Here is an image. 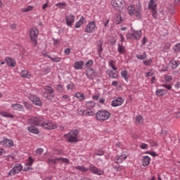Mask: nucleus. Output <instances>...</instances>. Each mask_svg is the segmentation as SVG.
Returning a JSON list of instances; mask_svg holds the SVG:
<instances>
[{"label":"nucleus","mask_w":180,"mask_h":180,"mask_svg":"<svg viewBox=\"0 0 180 180\" xmlns=\"http://www.w3.org/2000/svg\"><path fill=\"white\" fill-rule=\"evenodd\" d=\"M34 162V159H33L32 156H30L27 159V162H25V165H27V167H32Z\"/></svg>","instance_id":"obj_32"},{"label":"nucleus","mask_w":180,"mask_h":180,"mask_svg":"<svg viewBox=\"0 0 180 180\" xmlns=\"http://www.w3.org/2000/svg\"><path fill=\"white\" fill-rule=\"evenodd\" d=\"M157 96L162 97L164 95H167V91L164 89H159L155 92Z\"/></svg>","instance_id":"obj_25"},{"label":"nucleus","mask_w":180,"mask_h":180,"mask_svg":"<svg viewBox=\"0 0 180 180\" xmlns=\"http://www.w3.org/2000/svg\"><path fill=\"white\" fill-rule=\"evenodd\" d=\"M136 8H134V6L131 5L129 6H128V13H129V15L131 16V15H134V13H136Z\"/></svg>","instance_id":"obj_30"},{"label":"nucleus","mask_w":180,"mask_h":180,"mask_svg":"<svg viewBox=\"0 0 180 180\" xmlns=\"http://www.w3.org/2000/svg\"><path fill=\"white\" fill-rule=\"evenodd\" d=\"M173 50L174 53H180V43L176 44L174 47Z\"/></svg>","instance_id":"obj_44"},{"label":"nucleus","mask_w":180,"mask_h":180,"mask_svg":"<svg viewBox=\"0 0 180 180\" xmlns=\"http://www.w3.org/2000/svg\"><path fill=\"white\" fill-rule=\"evenodd\" d=\"M124 2V0H112L111 5L114 7L115 9L117 11L119 9H123V3Z\"/></svg>","instance_id":"obj_12"},{"label":"nucleus","mask_w":180,"mask_h":180,"mask_svg":"<svg viewBox=\"0 0 180 180\" xmlns=\"http://www.w3.org/2000/svg\"><path fill=\"white\" fill-rule=\"evenodd\" d=\"M86 22V20H85V18L84 16H82L78 22H76L75 27L76 29H79L80 26H82L84 23Z\"/></svg>","instance_id":"obj_19"},{"label":"nucleus","mask_w":180,"mask_h":180,"mask_svg":"<svg viewBox=\"0 0 180 180\" xmlns=\"http://www.w3.org/2000/svg\"><path fill=\"white\" fill-rule=\"evenodd\" d=\"M135 11L136 12H141V11H143V8H141V4H136Z\"/></svg>","instance_id":"obj_47"},{"label":"nucleus","mask_w":180,"mask_h":180,"mask_svg":"<svg viewBox=\"0 0 180 180\" xmlns=\"http://www.w3.org/2000/svg\"><path fill=\"white\" fill-rule=\"evenodd\" d=\"M103 154H105V152H103V149L102 148H99L96 153V155H99V156H101V155H103Z\"/></svg>","instance_id":"obj_54"},{"label":"nucleus","mask_w":180,"mask_h":180,"mask_svg":"<svg viewBox=\"0 0 180 180\" xmlns=\"http://www.w3.org/2000/svg\"><path fill=\"white\" fill-rule=\"evenodd\" d=\"M165 80L166 82H171L172 81V77L168 75H165Z\"/></svg>","instance_id":"obj_50"},{"label":"nucleus","mask_w":180,"mask_h":180,"mask_svg":"<svg viewBox=\"0 0 180 180\" xmlns=\"http://www.w3.org/2000/svg\"><path fill=\"white\" fill-rule=\"evenodd\" d=\"M115 60H110L109 63H108V65H109V67H111V68L112 70H114V71H117V68L115 67Z\"/></svg>","instance_id":"obj_40"},{"label":"nucleus","mask_w":180,"mask_h":180,"mask_svg":"<svg viewBox=\"0 0 180 180\" xmlns=\"http://www.w3.org/2000/svg\"><path fill=\"white\" fill-rule=\"evenodd\" d=\"M5 61L8 67H15L16 65V61H15V59L11 58V57H6L5 58Z\"/></svg>","instance_id":"obj_17"},{"label":"nucleus","mask_w":180,"mask_h":180,"mask_svg":"<svg viewBox=\"0 0 180 180\" xmlns=\"http://www.w3.org/2000/svg\"><path fill=\"white\" fill-rule=\"evenodd\" d=\"M170 64L172 65V70H175L179 65L180 63L179 60H172L170 62Z\"/></svg>","instance_id":"obj_34"},{"label":"nucleus","mask_w":180,"mask_h":180,"mask_svg":"<svg viewBox=\"0 0 180 180\" xmlns=\"http://www.w3.org/2000/svg\"><path fill=\"white\" fill-rule=\"evenodd\" d=\"M22 168L23 167L20 163L15 165L13 168L9 172V175H15V174H19V172L22 171Z\"/></svg>","instance_id":"obj_13"},{"label":"nucleus","mask_w":180,"mask_h":180,"mask_svg":"<svg viewBox=\"0 0 180 180\" xmlns=\"http://www.w3.org/2000/svg\"><path fill=\"white\" fill-rule=\"evenodd\" d=\"M65 20L67 26H69V27H72V23L75 22V15L72 14L65 15Z\"/></svg>","instance_id":"obj_15"},{"label":"nucleus","mask_w":180,"mask_h":180,"mask_svg":"<svg viewBox=\"0 0 180 180\" xmlns=\"http://www.w3.org/2000/svg\"><path fill=\"white\" fill-rule=\"evenodd\" d=\"M84 65H85V63L82 60L76 61L75 62L74 68L75 70H82L84 68Z\"/></svg>","instance_id":"obj_18"},{"label":"nucleus","mask_w":180,"mask_h":180,"mask_svg":"<svg viewBox=\"0 0 180 180\" xmlns=\"http://www.w3.org/2000/svg\"><path fill=\"white\" fill-rule=\"evenodd\" d=\"M98 52L99 53V54H101V53H102V51H103V49L102 48V46L103 45V41L102 40H99L98 41Z\"/></svg>","instance_id":"obj_39"},{"label":"nucleus","mask_w":180,"mask_h":180,"mask_svg":"<svg viewBox=\"0 0 180 180\" xmlns=\"http://www.w3.org/2000/svg\"><path fill=\"white\" fill-rule=\"evenodd\" d=\"M151 161V158L148 156H143L142 160V165L143 167H148L150 165V162Z\"/></svg>","instance_id":"obj_21"},{"label":"nucleus","mask_w":180,"mask_h":180,"mask_svg":"<svg viewBox=\"0 0 180 180\" xmlns=\"http://www.w3.org/2000/svg\"><path fill=\"white\" fill-rule=\"evenodd\" d=\"M148 9L152 11V15L154 19H157L158 18V14L157 13V0H150Z\"/></svg>","instance_id":"obj_6"},{"label":"nucleus","mask_w":180,"mask_h":180,"mask_svg":"<svg viewBox=\"0 0 180 180\" xmlns=\"http://www.w3.org/2000/svg\"><path fill=\"white\" fill-rule=\"evenodd\" d=\"M39 34V31L37 28H32L30 32V37L32 43V46L36 47L37 46V36Z\"/></svg>","instance_id":"obj_7"},{"label":"nucleus","mask_w":180,"mask_h":180,"mask_svg":"<svg viewBox=\"0 0 180 180\" xmlns=\"http://www.w3.org/2000/svg\"><path fill=\"white\" fill-rule=\"evenodd\" d=\"M170 48H171V44L167 43V44H165L164 46V50H169Z\"/></svg>","instance_id":"obj_61"},{"label":"nucleus","mask_w":180,"mask_h":180,"mask_svg":"<svg viewBox=\"0 0 180 180\" xmlns=\"http://www.w3.org/2000/svg\"><path fill=\"white\" fill-rule=\"evenodd\" d=\"M136 58H138V60H146V58H147V53L143 52V54H137Z\"/></svg>","instance_id":"obj_35"},{"label":"nucleus","mask_w":180,"mask_h":180,"mask_svg":"<svg viewBox=\"0 0 180 180\" xmlns=\"http://www.w3.org/2000/svg\"><path fill=\"white\" fill-rule=\"evenodd\" d=\"M151 63H153V59H149V60H145L143 61V63L144 65H150Z\"/></svg>","instance_id":"obj_53"},{"label":"nucleus","mask_w":180,"mask_h":180,"mask_svg":"<svg viewBox=\"0 0 180 180\" xmlns=\"http://www.w3.org/2000/svg\"><path fill=\"white\" fill-rule=\"evenodd\" d=\"M43 151H44L43 148H37V150H36V154H37V155H41V154H43Z\"/></svg>","instance_id":"obj_56"},{"label":"nucleus","mask_w":180,"mask_h":180,"mask_svg":"<svg viewBox=\"0 0 180 180\" xmlns=\"http://www.w3.org/2000/svg\"><path fill=\"white\" fill-rule=\"evenodd\" d=\"M74 88H75V84H74V83L70 82L69 84L67 85V89L68 91H72V89H74Z\"/></svg>","instance_id":"obj_46"},{"label":"nucleus","mask_w":180,"mask_h":180,"mask_svg":"<svg viewBox=\"0 0 180 180\" xmlns=\"http://www.w3.org/2000/svg\"><path fill=\"white\" fill-rule=\"evenodd\" d=\"M47 162L48 164H49V165H51V164H53V165H56L59 162L68 163L70 162V160H68V158H55L53 159H48Z\"/></svg>","instance_id":"obj_9"},{"label":"nucleus","mask_w":180,"mask_h":180,"mask_svg":"<svg viewBox=\"0 0 180 180\" xmlns=\"http://www.w3.org/2000/svg\"><path fill=\"white\" fill-rule=\"evenodd\" d=\"M95 102L90 101L86 102V110L84 111L85 115H88V116H94V111L92 109L95 108Z\"/></svg>","instance_id":"obj_8"},{"label":"nucleus","mask_w":180,"mask_h":180,"mask_svg":"<svg viewBox=\"0 0 180 180\" xmlns=\"http://www.w3.org/2000/svg\"><path fill=\"white\" fill-rule=\"evenodd\" d=\"M117 41V39H116V37H112V38L110 39V43L111 46H115V44H116Z\"/></svg>","instance_id":"obj_52"},{"label":"nucleus","mask_w":180,"mask_h":180,"mask_svg":"<svg viewBox=\"0 0 180 180\" xmlns=\"http://www.w3.org/2000/svg\"><path fill=\"white\" fill-rule=\"evenodd\" d=\"M23 105L26 108V109H32V108H33L30 103H28V102H26V101L23 102Z\"/></svg>","instance_id":"obj_48"},{"label":"nucleus","mask_w":180,"mask_h":180,"mask_svg":"<svg viewBox=\"0 0 180 180\" xmlns=\"http://www.w3.org/2000/svg\"><path fill=\"white\" fill-rule=\"evenodd\" d=\"M64 53L65 54V56H70V53H71V49L70 48H67L65 49Z\"/></svg>","instance_id":"obj_59"},{"label":"nucleus","mask_w":180,"mask_h":180,"mask_svg":"<svg viewBox=\"0 0 180 180\" xmlns=\"http://www.w3.org/2000/svg\"><path fill=\"white\" fill-rule=\"evenodd\" d=\"M175 8L172 4H169L167 6V12L169 13V15H174L175 13Z\"/></svg>","instance_id":"obj_29"},{"label":"nucleus","mask_w":180,"mask_h":180,"mask_svg":"<svg viewBox=\"0 0 180 180\" xmlns=\"http://www.w3.org/2000/svg\"><path fill=\"white\" fill-rule=\"evenodd\" d=\"M106 74H108V77L110 78H117V73L115 72L113 70H107Z\"/></svg>","instance_id":"obj_27"},{"label":"nucleus","mask_w":180,"mask_h":180,"mask_svg":"<svg viewBox=\"0 0 180 180\" xmlns=\"http://www.w3.org/2000/svg\"><path fill=\"white\" fill-rule=\"evenodd\" d=\"M3 145L7 147H13V141L11 139H4L3 141Z\"/></svg>","instance_id":"obj_26"},{"label":"nucleus","mask_w":180,"mask_h":180,"mask_svg":"<svg viewBox=\"0 0 180 180\" xmlns=\"http://www.w3.org/2000/svg\"><path fill=\"white\" fill-rule=\"evenodd\" d=\"M92 65H94V60H89L85 63V67L87 70H91L92 69Z\"/></svg>","instance_id":"obj_31"},{"label":"nucleus","mask_w":180,"mask_h":180,"mask_svg":"<svg viewBox=\"0 0 180 180\" xmlns=\"http://www.w3.org/2000/svg\"><path fill=\"white\" fill-rule=\"evenodd\" d=\"M126 158H127V155H124V157H123V155H121L120 156L119 155L116 156L115 162H116V164H122V162L124 161Z\"/></svg>","instance_id":"obj_22"},{"label":"nucleus","mask_w":180,"mask_h":180,"mask_svg":"<svg viewBox=\"0 0 180 180\" xmlns=\"http://www.w3.org/2000/svg\"><path fill=\"white\" fill-rule=\"evenodd\" d=\"M121 76L122 77V78H124V79H125V81H127V79H129V72H127V70H122L121 72Z\"/></svg>","instance_id":"obj_33"},{"label":"nucleus","mask_w":180,"mask_h":180,"mask_svg":"<svg viewBox=\"0 0 180 180\" xmlns=\"http://www.w3.org/2000/svg\"><path fill=\"white\" fill-rule=\"evenodd\" d=\"M75 98H77L79 102H82V101H85V95L79 92L75 94Z\"/></svg>","instance_id":"obj_28"},{"label":"nucleus","mask_w":180,"mask_h":180,"mask_svg":"<svg viewBox=\"0 0 180 180\" xmlns=\"http://www.w3.org/2000/svg\"><path fill=\"white\" fill-rule=\"evenodd\" d=\"M153 75H154V72L150 70L146 73V77H153Z\"/></svg>","instance_id":"obj_62"},{"label":"nucleus","mask_w":180,"mask_h":180,"mask_svg":"<svg viewBox=\"0 0 180 180\" xmlns=\"http://www.w3.org/2000/svg\"><path fill=\"white\" fill-rule=\"evenodd\" d=\"M124 102V100L122 98V97H119L118 98L115 99L112 101L111 105L113 106V108H116L117 106H122Z\"/></svg>","instance_id":"obj_16"},{"label":"nucleus","mask_w":180,"mask_h":180,"mask_svg":"<svg viewBox=\"0 0 180 180\" xmlns=\"http://www.w3.org/2000/svg\"><path fill=\"white\" fill-rule=\"evenodd\" d=\"M115 171L120 172L122 170V167L120 165L114 166Z\"/></svg>","instance_id":"obj_60"},{"label":"nucleus","mask_w":180,"mask_h":180,"mask_svg":"<svg viewBox=\"0 0 180 180\" xmlns=\"http://www.w3.org/2000/svg\"><path fill=\"white\" fill-rule=\"evenodd\" d=\"M96 29V24L95 21L90 22L85 27L84 32L86 33H94Z\"/></svg>","instance_id":"obj_11"},{"label":"nucleus","mask_w":180,"mask_h":180,"mask_svg":"<svg viewBox=\"0 0 180 180\" xmlns=\"http://www.w3.org/2000/svg\"><path fill=\"white\" fill-rule=\"evenodd\" d=\"M175 88L176 89H179V88H180V82H177L176 84H175Z\"/></svg>","instance_id":"obj_64"},{"label":"nucleus","mask_w":180,"mask_h":180,"mask_svg":"<svg viewBox=\"0 0 180 180\" xmlns=\"http://www.w3.org/2000/svg\"><path fill=\"white\" fill-rule=\"evenodd\" d=\"M53 63H60L61 61V58L56 56L55 58H51V56H48Z\"/></svg>","instance_id":"obj_41"},{"label":"nucleus","mask_w":180,"mask_h":180,"mask_svg":"<svg viewBox=\"0 0 180 180\" xmlns=\"http://www.w3.org/2000/svg\"><path fill=\"white\" fill-rule=\"evenodd\" d=\"M78 130H73L68 134L64 135V138L66 139L69 143H77L78 141Z\"/></svg>","instance_id":"obj_4"},{"label":"nucleus","mask_w":180,"mask_h":180,"mask_svg":"<svg viewBox=\"0 0 180 180\" xmlns=\"http://www.w3.org/2000/svg\"><path fill=\"white\" fill-rule=\"evenodd\" d=\"M141 34H143V32H141V30H132L131 33L127 34V39L128 40L129 39L140 40V39H141Z\"/></svg>","instance_id":"obj_5"},{"label":"nucleus","mask_w":180,"mask_h":180,"mask_svg":"<svg viewBox=\"0 0 180 180\" xmlns=\"http://www.w3.org/2000/svg\"><path fill=\"white\" fill-rule=\"evenodd\" d=\"M33 6H28L27 8L21 9V12L26 13V12H30V11H33Z\"/></svg>","instance_id":"obj_43"},{"label":"nucleus","mask_w":180,"mask_h":180,"mask_svg":"<svg viewBox=\"0 0 180 180\" xmlns=\"http://www.w3.org/2000/svg\"><path fill=\"white\" fill-rule=\"evenodd\" d=\"M28 124H31L32 126H41V127H44V129H46L47 130H53V129L57 127L51 121L46 120V118L44 117H32L28 120Z\"/></svg>","instance_id":"obj_1"},{"label":"nucleus","mask_w":180,"mask_h":180,"mask_svg":"<svg viewBox=\"0 0 180 180\" xmlns=\"http://www.w3.org/2000/svg\"><path fill=\"white\" fill-rule=\"evenodd\" d=\"M109 117H110V112L106 110H98L96 113V118L98 122H105V120H108Z\"/></svg>","instance_id":"obj_3"},{"label":"nucleus","mask_w":180,"mask_h":180,"mask_svg":"<svg viewBox=\"0 0 180 180\" xmlns=\"http://www.w3.org/2000/svg\"><path fill=\"white\" fill-rule=\"evenodd\" d=\"M42 72H44V75H47V74L50 72V68H49V66H46L42 70Z\"/></svg>","instance_id":"obj_55"},{"label":"nucleus","mask_w":180,"mask_h":180,"mask_svg":"<svg viewBox=\"0 0 180 180\" xmlns=\"http://www.w3.org/2000/svg\"><path fill=\"white\" fill-rule=\"evenodd\" d=\"M139 147L141 148V150H146L147 147H148V145H147V143H141L139 145Z\"/></svg>","instance_id":"obj_57"},{"label":"nucleus","mask_w":180,"mask_h":180,"mask_svg":"<svg viewBox=\"0 0 180 180\" xmlns=\"http://www.w3.org/2000/svg\"><path fill=\"white\" fill-rule=\"evenodd\" d=\"M1 115L4 117H11V119H13V115L8 112H1Z\"/></svg>","instance_id":"obj_42"},{"label":"nucleus","mask_w":180,"mask_h":180,"mask_svg":"<svg viewBox=\"0 0 180 180\" xmlns=\"http://www.w3.org/2000/svg\"><path fill=\"white\" fill-rule=\"evenodd\" d=\"M75 169H77L79 171H81V172H88V171H90L91 174H94V175H103L105 174V172L102 169L98 168L96 166H94V165H91L89 167V168L85 167V166H77L75 167Z\"/></svg>","instance_id":"obj_2"},{"label":"nucleus","mask_w":180,"mask_h":180,"mask_svg":"<svg viewBox=\"0 0 180 180\" xmlns=\"http://www.w3.org/2000/svg\"><path fill=\"white\" fill-rule=\"evenodd\" d=\"M27 129L28 131H30V133H32L33 134H39V129H37L34 126L28 127Z\"/></svg>","instance_id":"obj_23"},{"label":"nucleus","mask_w":180,"mask_h":180,"mask_svg":"<svg viewBox=\"0 0 180 180\" xmlns=\"http://www.w3.org/2000/svg\"><path fill=\"white\" fill-rule=\"evenodd\" d=\"M21 77L22 78H30V75H29V71L22 70Z\"/></svg>","instance_id":"obj_38"},{"label":"nucleus","mask_w":180,"mask_h":180,"mask_svg":"<svg viewBox=\"0 0 180 180\" xmlns=\"http://www.w3.org/2000/svg\"><path fill=\"white\" fill-rule=\"evenodd\" d=\"M56 6H58V8H60V9H64L63 6H67V4L65 3H58L56 4Z\"/></svg>","instance_id":"obj_49"},{"label":"nucleus","mask_w":180,"mask_h":180,"mask_svg":"<svg viewBox=\"0 0 180 180\" xmlns=\"http://www.w3.org/2000/svg\"><path fill=\"white\" fill-rule=\"evenodd\" d=\"M117 51L119 54H124L126 53V46H124L122 43L118 44Z\"/></svg>","instance_id":"obj_20"},{"label":"nucleus","mask_w":180,"mask_h":180,"mask_svg":"<svg viewBox=\"0 0 180 180\" xmlns=\"http://www.w3.org/2000/svg\"><path fill=\"white\" fill-rule=\"evenodd\" d=\"M115 18L116 25H119L122 22V15L120 14H115Z\"/></svg>","instance_id":"obj_37"},{"label":"nucleus","mask_w":180,"mask_h":180,"mask_svg":"<svg viewBox=\"0 0 180 180\" xmlns=\"http://www.w3.org/2000/svg\"><path fill=\"white\" fill-rule=\"evenodd\" d=\"M44 89L46 91V92H48V94H53L54 92V89H53V87L51 86H45Z\"/></svg>","instance_id":"obj_36"},{"label":"nucleus","mask_w":180,"mask_h":180,"mask_svg":"<svg viewBox=\"0 0 180 180\" xmlns=\"http://www.w3.org/2000/svg\"><path fill=\"white\" fill-rule=\"evenodd\" d=\"M11 108L13 109V110H19V111L23 110V105L19 103L12 104Z\"/></svg>","instance_id":"obj_24"},{"label":"nucleus","mask_w":180,"mask_h":180,"mask_svg":"<svg viewBox=\"0 0 180 180\" xmlns=\"http://www.w3.org/2000/svg\"><path fill=\"white\" fill-rule=\"evenodd\" d=\"M58 92H59V94H61V92H63V91H64V86H63V84H58L57 85V88H56Z\"/></svg>","instance_id":"obj_45"},{"label":"nucleus","mask_w":180,"mask_h":180,"mask_svg":"<svg viewBox=\"0 0 180 180\" xmlns=\"http://www.w3.org/2000/svg\"><path fill=\"white\" fill-rule=\"evenodd\" d=\"M28 99L37 106H43V102L40 101V98L33 94H29Z\"/></svg>","instance_id":"obj_10"},{"label":"nucleus","mask_w":180,"mask_h":180,"mask_svg":"<svg viewBox=\"0 0 180 180\" xmlns=\"http://www.w3.org/2000/svg\"><path fill=\"white\" fill-rule=\"evenodd\" d=\"M86 71V76L87 78H89V79H94L98 77V72L94 69H89Z\"/></svg>","instance_id":"obj_14"},{"label":"nucleus","mask_w":180,"mask_h":180,"mask_svg":"<svg viewBox=\"0 0 180 180\" xmlns=\"http://www.w3.org/2000/svg\"><path fill=\"white\" fill-rule=\"evenodd\" d=\"M135 120L138 123H143V117L141 115H138L136 117Z\"/></svg>","instance_id":"obj_51"},{"label":"nucleus","mask_w":180,"mask_h":180,"mask_svg":"<svg viewBox=\"0 0 180 180\" xmlns=\"http://www.w3.org/2000/svg\"><path fill=\"white\" fill-rule=\"evenodd\" d=\"M162 86L166 88V89H167L168 91H171L172 89V86H171V85L169 84H162Z\"/></svg>","instance_id":"obj_58"},{"label":"nucleus","mask_w":180,"mask_h":180,"mask_svg":"<svg viewBox=\"0 0 180 180\" xmlns=\"http://www.w3.org/2000/svg\"><path fill=\"white\" fill-rule=\"evenodd\" d=\"M146 43H147V37H143V38L142 39V44L144 46L146 44Z\"/></svg>","instance_id":"obj_63"}]
</instances>
